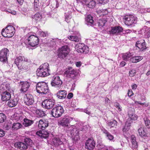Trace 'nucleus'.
I'll return each instance as SVG.
<instances>
[{"instance_id":"1","label":"nucleus","mask_w":150,"mask_h":150,"mask_svg":"<svg viewBox=\"0 0 150 150\" xmlns=\"http://www.w3.org/2000/svg\"><path fill=\"white\" fill-rule=\"evenodd\" d=\"M28 59L24 56H19L15 59L14 62L19 70L21 71H25L28 69Z\"/></svg>"},{"instance_id":"2","label":"nucleus","mask_w":150,"mask_h":150,"mask_svg":"<svg viewBox=\"0 0 150 150\" xmlns=\"http://www.w3.org/2000/svg\"><path fill=\"white\" fill-rule=\"evenodd\" d=\"M33 143V141L29 138L24 139L23 142H17L14 144L15 148L21 150H26L29 146H32Z\"/></svg>"},{"instance_id":"3","label":"nucleus","mask_w":150,"mask_h":150,"mask_svg":"<svg viewBox=\"0 0 150 150\" xmlns=\"http://www.w3.org/2000/svg\"><path fill=\"white\" fill-rule=\"evenodd\" d=\"M27 35L24 40L25 44H28L32 47H35L38 45L39 42L38 38L34 35Z\"/></svg>"},{"instance_id":"4","label":"nucleus","mask_w":150,"mask_h":150,"mask_svg":"<svg viewBox=\"0 0 150 150\" xmlns=\"http://www.w3.org/2000/svg\"><path fill=\"white\" fill-rule=\"evenodd\" d=\"M36 88L37 92L41 94H46L49 91L47 85L43 82L38 83Z\"/></svg>"},{"instance_id":"5","label":"nucleus","mask_w":150,"mask_h":150,"mask_svg":"<svg viewBox=\"0 0 150 150\" xmlns=\"http://www.w3.org/2000/svg\"><path fill=\"white\" fill-rule=\"evenodd\" d=\"M15 33V28L11 25L7 26L5 29H3L2 30V35L5 37L11 38Z\"/></svg>"},{"instance_id":"6","label":"nucleus","mask_w":150,"mask_h":150,"mask_svg":"<svg viewBox=\"0 0 150 150\" xmlns=\"http://www.w3.org/2000/svg\"><path fill=\"white\" fill-rule=\"evenodd\" d=\"M67 131L70 133L73 137V140L76 141L79 140V129L76 128L75 126L74 125L71 126L68 128Z\"/></svg>"},{"instance_id":"7","label":"nucleus","mask_w":150,"mask_h":150,"mask_svg":"<svg viewBox=\"0 0 150 150\" xmlns=\"http://www.w3.org/2000/svg\"><path fill=\"white\" fill-rule=\"evenodd\" d=\"M64 110L61 106H58L54 108L51 112V114L55 117H60L63 114Z\"/></svg>"},{"instance_id":"8","label":"nucleus","mask_w":150,"mask_h":150,"mask_svg":"<svg viewBox=\"0 0 150 150\" xmlns=\"http://www.w3.org/2000/svg\"><path fill=\"white\" fill-rule=\"evenodd\" d=\"M75 49L78 52L81 53H88L89 51L88 47L84 44L79 43L76 44Z\"/></svg>"},{"instance_id":"9","label":"nucleus","mask_w":150,"mask_h":150,"mask_svg":"<svg viewBox=\"0 0 150 150\" xmlns=\"http://www.w3.org/2000/svg\"><path fill=\"white\" fill-rule=\"evenodd\" d=\"M62 83V80L58 76H54L53 77L51 82V84L52 86L57 88L59 89L61 87V85Z\"/></svg>"},{"instance_id":"10","label":"nucleus","mask_w":150,"mask_h":150,"mask_svg":"<svg viewBox=\"0 0 150 150\" xmlns=\"http://www.w3.org/2000/svg\"><path fill=\"white\" fill-rule=\"evenodd\" d=\"M55 103L54 100L52 99H47L42 103V105L44 108L50 109L52 108Z\"/></svg>"},{"instance_id":"11","label":"nucleus","mask_w":150,"mask_h":150,"mask_svg":"<svg viewBox=\"0 0 150 150\" xmlns=\"http://www.w3.org/2000/svg\"><path fill=\"white\" fill-rule=\"evenodd\" d=\"M68 54L67 47L65 46L59 48L58 50V57L59 58L64 59Z\"/></svg>"},{"instance_id":"12","label":"nucleus","mask_w":150,"mask_h":150,"mask_svg":"<svg viewBox=\"0 0 150 150\" xmlns=\"http://www.w3.org/2000/svg\"><path fill=\"white\" fill-rule=\"evenodd\" d=\"M24 100L25 103L28 105H32L34 102L33 96L29 94L25 95L24 97Z\"/></svg>"},{"instance_id":"13","label":"nucleus","mask_w":150,"mask_h":150,"mask_svg":"<svg viewBox=\"0 0 150 150\" xmlns=\"http://www.w3.org/2000/svg\"><path fill=\"white\" fill-rule=\"evenodd\" d=\"M8 50L6 48L2 49L0 51V60L3 62H6L7 61V56Z\"/></svg>"},{"instance_id":"14","label":"nucleus","mask_w":150,"mask_h":150,"mask_svg":"<svg viewBox=\"0 0 150 150\" xmlns=\"http://www.w3.org/2000/svg\"><path fill=\"white\" fill-rule=\"evenodd\" d=\"M85 148L89 150L94 149L96 145L95 142L92 138H88L85 143Z\"/></svg>"},{"instance_id":"15","label":"nucleus","mask_w":150,"mask_h":150,"mask_svg":"<svg viewBox=\"0 0 150 150\" xmlns=\"http://www.w3.org/2000/svg\"><path fill=\"white\" fill-rule=\"evenodd\" d=\"M20 84L21 85V87L20 90V93H24L28 90L30 83L27 81H25L21 82Z\"/></svg>"},{"instance_id":"16","label":"nucleus","mask_w":150,"mask_h":150,"mask_svg":"<svg viewBox=\"0 0 150 150\" xmlns=\"http://www.w3.org/2000/svg\"><path fill=\"white\" fill-rule=\"evenodd\" d=\"M76 71L72 67H70L65 72L64 75L67 77L73 78L76 75Z\"/></svg>"},{"instance_id":"17","label":"nucleus","mask_w":150,"mask_h":150,"mask_svg":"<svg viewBox=\"0 0 150 150\" xmlns=\"http://www.w3.org/2000/svg\"><path fill=\"white\" fill-rule=\"evenodd\" d=\"M49 124L47 120H40L39 121L38 127L40 129L44 130L48 126Z\"/></svg>"},{"instance_id":"18","label":"nucleus","mask_w":150,"mask_h":150,"mask_svg":"<svg viewBox=\"0 0 150 150\" xmlns=\"http://www.w3.org/2000/svg\"><path fill=\"white\" fill-rule=\"evenodd\" d=\"M69 120V118L68 117H64L58 122V124L64 127H68Z\"/></svg>"},{"instance_id":"19","label":"nucleus","mask_w":150,"mask_h":150,"mask_svg":"<svg viewBox=\"0 0 150 150\" xmlns=\"http://www.w3.org/2000/svg\"><path fill=\"white\" fill-rule=\"evenodd\" d=\"M49 74V73H47L40 68L37 70V75L38 76L44 77L46 76Z\"/></svg>"},{"instance_id":"20","label":"nucleus","mask_w":150,"mask_h":150,"mask_svg":"<svg viewBox=\"0 0 150 150\" xmlns=\"http://www.w3.org/2000/svg\"><path fill=\"white\" fill-rule=\"evenodd\" d=\"M67 92L65 90L59 91L57 93V97L60 99L65 98L66 97Z\"/></svg>"},{"instance_id":"21","label":"nucleus","mask_w":150,"mask_h":150,"mask_svg":"<svg viewBox=\"0 0 150 150\" xmlns=\"http://www.w3.org/2000/svg\"><path fill=\"white\" fill-rule=\"evenodd\" d=\"M11 97V94L8 92H5L1 95V99L3 101H7L10 99Z\"/></svg>"},{"instance_id":"22","label":"nucleus","mask_w":150,"mask_h":150,"mask_svg":"<svg viewBox=\"0 0 150 150\" xmlns=\"http://www.w3.org/2000/svg\"><path fill=\"white\" fill-rule=\"evenodd\" d=\"M18 101V99L17 98L11 99L8 102V106L10 107H15L17 104Z\"/></svg>"},{"instance_id":"23","label":"nucleus","mask_w":150,"mask_h":150,"mask_svg":"<svg viewBox=\"0 0 150 150\" xmlns=\"http://www.w3.org/2000/svg\"><path fill=\"white\" fill-rule=\"evenodd\" d=\"M85 21L86 24L88 25H93L94 21L93 19V17L91 15H88L86 17Z\"/></svg>"},{"instance_id":"24","label":"nucleus","mask_w":150,"mask_h":150,"mask_svg":"<svg viewBox=\"0 0 150 150\" xmlns=\"http://www.w3.org/2000/svg\"><path fill=\"white\" fill-rule=\"evenodd\" d=\"M37 134L42 138H46L49 136V133L46 131H42L37 132Z\"/></svg>"},{"instance_id":"25","label":"nucleus","mask_w":150,"mask_h":150,"mask_svg":"<svg viewBox=\"0 0 150 150\" xmlns=\"http://www.w3.org/2000/svg\"><path fill=\"white\" fill-rule=\"evenodd\" d=\"M34 123V121L30 120L27 119H24V122L23 124L25 127H28L30 126Z\"/></svg>"},{"instance_id":"26","label":"nucleus","mask_w":150,"mask_h":150,"mask_svg":"<svg viewBox=\"0 0 150 150\" xmlns=\"http://www.w3.org/2000/svg\"><path fill=\"white\" fill-rule=\"evenodd\" d=\"M49 66L48 63H45L41 65L39 68L47 73H49L50 70L49 69Z\"/></svg>"},{"instance_id":"27","label":"nucleus","mask_w":150,"mask_h":150,"mask_svg":"<svg viewBox=\"0 0 150 150\" xmlns=\"http://www.w3.org/2000/svg\"><path fill=\"white\" fill-rule=\"evenodd\" d=\"M42 17L41 15L39 13L35 14L32 17L33 20L36 22L39 21L42 18Z\"/></svg>"},{"instance_id":"28","label":"nucleus","mask_w":150,"mask_h":150,"mask_svg":"<svg viewBox=\"0 0 150 150\" xmlns=\"http://www.w3.org/2000/svg\"><path fill=\"white\" fill-rule=\"evenodd\" d=\"M68 38L71 41L76 42H79L81 40L80 38L77 36H69Z\"/></svg>"},{"instance_id":"29","label":"nucleus","mask_w":150,"mask_h":150,"mask_svg":"<svg viewBox=\"0 0 150 150\" xmlns=\"http://www.w3.org/2000/svg\"><path fill=\"white\" fill-rule=\"evenodd\" d=\"M53 142L55 146H58L62 144L63 142L59 138H54L53 139Z\"/></svg>"},{"instance_id":"30","label":"nucleus","mask_w":150,"mask_h":150,"mask_svg":"<svg viewBox=\"0 0 150 150\" xmlns=\"http://www.w3.org/2000/svg\"><path fill=\"white\" fill-rule=\"evenodd\" d=\"M21 124L17 122L13 123L12 127V128L14 130H17L22 127Z\"/></svg>"},{"instance_id":"31","label":"nucleus","mask_w":150,"mask_h":150,"mask_svg":"<svg viewBox=\"0 0 150 150\" xmlns=\"http://www.w3.org/2000/svg\"><path fill=\"white\" fill-rule=\"evenodd\" d=\"M39 0H35L33 3L34 6L35 10H38L39 9L40 6V5Z\"/></svg>"},{"instance_id":"32","label":"nucleus","mask_w":150,"mask_h":150,"mask_svg":"<svg viewBox=\"0 0 150 150\" xmlns=\"http://www.w3.org/2000/svg\"><path fill=\"white\" fill-rule=\"evenodd\" d=\"M38 33L41 37H46L48 35L47 32H43L42 31L39 30L38 31Z\"/></svg>"},{"instance_id":"33","label":"nucleus","mask_w":150,"mask_h":150,"mask_svg":"<svg viewBox=\"0 0 150 150\" xmlns=\"http://www.w3.org/2000/svg\"><path fill=\"white\" fill-rule=\"evenodd\" d=\"M6 118L5 115L3 113H0V123H3Z\"/></svg>"},{"instance_id":"34","label":"nucleus","mask_w":150,"mask_h":150,"mask_svg":"<svg viewBox=\"0 0 150 150\" xmlns=\"http://www.w3.org/2000/svg\"><path fill=\"white\" fill-rule=\"evenodd\" d=\"M98 26L100 28H101L103 27V19H100L98 23Z\"/></svg>"},{"instance_id":"35","label":"nucleus","mask_w":150,"mask_h":150,"mask_svg":"<svg viewBox=\"0 0 150 150\" xmlns=\"http://www.w3.org/2000/svg\"><path fill=\"white\" fill-rule=\"evenodd\" d=\"M36 112L40 117H42L44 115V113L41 110L37 111Z\"/></svg>"},{"instance_id":"36","label":"nucleus","mask_w":150,"mask_h":150,"mask_svg":"<svg viewBox=\"0 0 150 150\" xmlns=\"http://www.w3.org/2000/svg\"><path fill=\"white\" fill-rule=\"evenodd\" d=\"M96 3L95 1H91L88 4V5L90 6H91V7H93L95 6ZM91 7L90 6V7Z\"/></svg>"},{"instance_id":"37","label":"nucleus","mask_w":150,"mask_h":150,"mask_svg":"<svg viewBox=\"0 0 150 150\" xmlns=\"http://www.w3.org/2000/svg\"><path fill=\"white\" fill-rule=\"evenodd\" d=\"M65 20L67 22L68 20L71 18V15L69 14H65Z\"/></svg>"},{"instance_id":"38","label":"nucleus","mask_w":150,"mask_h":150,"mask_svg":"<svg viewBox=\"0 0 150 150\" xmlns=\"http://www.w3.org/2000/svg\"><path fill=\"white\" fill-rule=\"evenodd\" d=\"M103 10H98L97 11V12L98 15L100 16H103Z\"/></svg>"},{"instance_id":"39","label":"nucleus","mask_w":150,"mask_h":150,"mask_svg":"<svg viewBox=\"0 0 150 150\" xmlns=\"http://www.w3.org/2000/svg\"><path fill=\"white\" fill-rule=\"evenodd\" d=\"M5 132L2 129H0V137H3L4 136Z\"/></svg>"},{"instance_id":"40","label":"nucleus","mask_w":150,"mask_h":150,"mask_svg":"<svg viewBox=\"0 0 150 150\" xmlns=\"http://www.w3.org/2000/svg\"><path fill=\"white\" fill-rule=\"evenodd\" d=\"M7 11H8V13L14 15H15L16 13V12L14 10L9 9Z\"/></svg>"},{"instance_id":"41","label":"nucleus","mask_w":150,"mask_h":150,"mask_svg":"<svg viewBox=\"0 0 150 150\" xmlns=\"http://www.w3.org/2000/svg\"><path fill=\"white\" fill-rule=\"evenodd\" d=\"M82 111L89 115L91 114L90 112L87 109L83 110Z\"/></svg>"},{"instance_id":"42","label":"nucleus","mask_w":150,"mask_h":150,"mask_svg":"<svg viewBox=\"0 0 150 150\" xmlns=\"http://www.w3.org/2000/svg\"><path fill=\"white\" fill-rule=\"evenodd\" d=\"M73 96V94L72 93H69L67 96V98L68 99H70Z\"/></svg>"},{"instance_id":"43","label":"nucleus","mask_w":150,"mask_h":150,"mask_svg":"<svg viewBox=\"0 0 150 150\" xmlns=\"http://www.w3.org/2000/svg\"><path fill=\"white\" fill-rule=\"evenodd\" d=\"M76 64L77 67H79L81 66V62H77L76 63Z\"/></svg>"},{"instance_id":"44","label":"nucleus","mask_w":150,"mask_h":150,"mask_svg":"<svg viewBox=\"0 0 150 150\" xmlns=\"http://www.w3.org/2000/svg\"><path fill=\"white\" fill-rule=\"evenodd\" d=\"M56 5L55 8H57L59 6V3L57 0H55Z\"/></svg>"},{"instance_id":"45","label":"nucleus","mask_w":150,"mask_h":150,"mask_svg":"<svg viewBox=\"0 0 150 150\" xmlns=\"http://www.w3.org/2000/svg\"><path fill=\"white\" fill-rule=\"evenodd\" d=\"M98 3L100 4H102L103 3V0H97Z\"/></svg>"},{"instance_id":"46","label":"nucleus","mask_w":150,"mask_h":150,"mask_svg":"<svg viewBox=\"0 0 150 150\" xmlns=\"http://www.w3.org/2000/svg\"><path fill=\"white\" fill-rule=\"evenodd\" d=\"M24 0H17V1L19 4H22L23 1Z\"/></svg>"}]
</instances>
